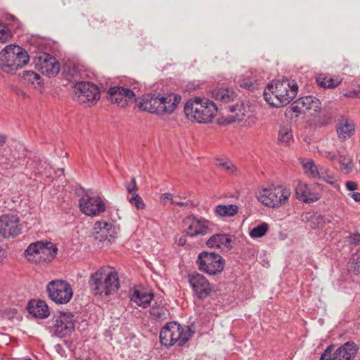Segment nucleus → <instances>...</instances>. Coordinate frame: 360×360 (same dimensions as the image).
Listing matches in <instances>:
<instances>
[{"label": "nucleus", "instance_id": "a878e982", "mask_svg": "<svg viewBox=\"0 0 360 360\" xmlns=\"http://www.w3.org/2000/svg\"><path fill=\"white\" fill-rule=\"evenodd\" d=\"M260 79L252 70L247 72L238 81L241 88L252 91L257 89L260 84Z\"/></svg>", "mask_w": 360, "mask_h": 360}, {"label": "nucleus", "instance_id": "a18cd8bd", "mask_svg": "<svg viewBox=\"0 0 360 360\" xmlns=\"http://www.w3.org/2000/svg\"><path fill=\"white\" fill-rule=\"evenodd\" d=\"M172 205H176L180 207H188V206H193V202L191 200H186L185 201H176L172 200Z\"/></svg>", "mask_w": 360, "mask_h": 360}, {"label": "nucleus", "instance_id": "72a5a7b5", "mask_svg": "<svg viewBox=\"0 0 360 360\" xmlns=\"http://www.w3.org/2000/svg\"><path fill=\"white\" fill-rule=\"evenodd\" d=\"M301 164L304 174L309 178L317 180L319 166H317L312 160H303Z\"/></svg>", "mask_w": 360, "mask_h": 360}, {"label": "nucleus", "instance_id": "6e6552de", "mask_svg": "<svg viewBox=\"0 0 360 360\" xmlns=\"http://www.w3.org/2000/svg\"><path fill=\"white\" fill-rule=\"evenodd\" d=\"M49 324V333L52 336L64 338L75 330V316L70 312L59 311L53 316Z\"/></svg>", "mask_w": 360, "mask_h": 360}, {"label": "nucleus", "instance_id": "8fccbe9b", "mask_svg": "<svg viewBox=\"0 0 360 360\" xmlns=\"http://www.w3.org/2000/svg\"><path fill=\"white\" fill-rule=\"evenodd\" d=\"M161 199L164 201L168 200L170 202L171 204H172V200H174L173 198H172V195L171 193H163L161 196Z\"/></svg>", "mask_w": 360, "mask_h": 360}, {"label": "nucleus", "instance_id": "2f4dec72", "mask_svg": "<svg viewBox=\"0 0 360 360\" xmlns=\"http://www.w3.org/2000/svg\"><path fill=\"white\" fill-rule=\"evenodd\" d=\"M152 319L157 321H162L169 318V311L165 306L155 303L150 310Z\"/></svg>", "mask_w": 360, "mask_h": 360}, {"label": "nucleus", "instance_id": "3c124183", "mask_svg": "<svg viewBox=\"0 0 360 360\" xmlns=\"http://www.w3.org/2000/svg\"><path fill=\"white\" fill-rule=\"evenodd\" d=\"M349 195L353 198V200L355 202H360V193L354 192L349 194Z\"/></svg>", "mask_w": 360, "mask_h": 360}, {"label": "nucleus", "instance_id": "7c9ffc66", "mask_svg": "<svg viewBox=\"0 0 360 360\" xmlns=\"http://www.w3.org/2000/svg\"><path fill=\"white\" fill-rule=\"evenodd\" d=\"M278 141L284 146H290L294 141L292 128L290 124L281 125L278 133Z\"/></svg>", "mask_w": 360, "mask_h": 360}, {"label": "nucleus", "instance_id": "4be33fe9", "mask_svg": "<svg viewBox=\"0 0 360 360\" xmlns=\"http://www.w3.org/2000/svg\"><path fill=\"white\" fill-rule=\"evenodd\" d=\"M232 236L225 233L214 234L206 242V245L210 248H217L226 251L232 248Z\"/></svg>", "mask_w": 360, "mask_h": 360}, {"label": "nucleus", "instance_id": "a19ab883", "mask_svg": "<svg viewBox=\"0 0 360 360\" xmlns=\"http://www.w3.org/2000/svg\"><path fill=\"white\" fill-rule=\"evenodd\" d=\"M12 37V32L6 24L0 21V42L5 43Z\"/></svg>", "mask_w": 360, "mask_h": 360}, {"label": "nucleus", "instance_id": "bb28decb", "mask_svg": "<svg viewBox=\"0 0 360 360\" xmlns=\"http://www.w3.org/2000/svg\"><path fill=\"white\" fill-rule=\"evenodd\" d=\"M153 296V292H145L143 290H135L131 296V301L135 302L140 307L146 308L149 306Z\"/></svg>", "mask_w": 360, "mask_h": 360}, {"label": "nucleus", "instance_id": "f704fd0d", "mask_svg": "<svg viewBox=\"0 0 360 360\" xmlns=\"http://www.w3.org/2000/svg\"><path fill=\"white\" fill-rule=\"evenodd\" d=\"M238 212V207L236 205H219L215 207V213L219 217H233Z\"/></svg>", "mask_w": 360, "mask_h": 360}, {"label": "nucleus", "instance_id": "b1692460", "mask_svg": "<svg viewBox=\"0 0 360 360\" xmlns=\"http://www.w3.org/2000/svg\"><path fill=\"white\" fill-rule=\"evenodd\" d=\"M295 193L297 199L304 202H313L320 199L318 193H312L307 184L301 182L296 186Z\"/></svg>", "mask_w": 360, "mask_h": 360}, {"label": "nucleus", "instance_id": "39448f33", "mask_svg": "<svg viewBox=\"0 0 360 360\" xmlns=\"http://www.w3.org/2000/svg\"><path fill=\"white\" fill-rule=\"evenodd\" d=\"M184 112L191 120H195L198 123H208L216 116L217 108L213 101L195 98L186 103Z\"/></svg>", "mask_w": 360, "mask_h": 360}, {"label": "nucleus", "instance_id": "9b49d317", "mask_svg": "<svg viewBox=\"0 0 360 360\" xmlns=\"http://www.w3.org/2000/svg\"><path fill=\"white\" fill-rule=\"evenodd\" d=\"M46 290L50 299L60 304L68 303L73 295L70 284L63 280L51 281L47 284Z\"/></svg>", "mask_w": 360, "mask_h": 360}, {"label": "nucleus", "instance_id": "c03bdc74", "mask_svg": "<svg viewBox=\"0 0 360 360\" xmlns=\"http://www.w3.org/2000/svg\"><path fill=\"white\" fill-rule=\"evenodd\" d=\"M126 189L127 192L132 195L134 194H136V192L138 191V186L136 183V178L133 176L131 179V181L129 184L125 185Z\"/></svg>", "mask_w": 360, "mask_h": 360}, {"label": "nucleus", "instance_id": "2eb2a0df", "mask_svg": "<svg viewBox=\"0 0 360 360\" xmlns=\"http://www.w3.org/2000/svg\"><path fill=\"white\" fill-rule=\"evenodd\" d=\"M22 226L19 217L13 214L0 216V236L4 238H14L22 233Z\"/></svg>", "mask_w": 360, "mask_h": 360}, {"label": "nucleus", "instance_id": "f257e3e1", "mask_svg": "<svg viewBox=\"0 0 360 360\" xmlns=\"http://www.w3.org/2000/svg\"><path fill=\"white\" fill-rule=\"evenodd\" d=\"M298 87L294 81L287 79L274 80L264 91L265 101L273 107L288 105L296 96Z\"/></svg>", "mask_w": 360, "mask_h": 360}, {"label": "nucleus", "instance_id": "37998d69", "mask_svg": "<svg viewBox=\"0 0 360 360\" xmlns=\"http://www.w3.org/2000/svg\"><path fill=\"white\" fill-rule=\"evenodd\" d=\"M335 346H328L321 354L320 360H336L335 358Z\"/></svg>", "mask_w": 360, "mask_h": 360}, {"label": "nucleus", "instance_id": "6e6d98bb", "mask_svg": "<svg viewBox=\"0 0 360 360\" xmlns=\"http://www.w3.org/2000/svg\"><path fill=\"white\" fill-rule=\"evenodd\" d=\"M6 139L7 138L5 135L0 134V147L5 144Z\"/></svg>", "mask_w": 360, "mask_h": 360}, {"label": "nucleus", "instance_id": "7ed1b4c3", "mask_svg": "<svg viewBox=\"0 0 360 360\" xmlns=\"http://www.w3.org/2000/svg\"><path fill=\"white\" fill-rule=\"evenodd\" d=\"M181 97L177 94L166 96L147 95L139 102V108L143 111H148L158 115L171 114L180 103Z\"/></svg>", "mask_w": 360, "mask_h": 360}, {"label": "nucleus", "instance_id": "c85d7f7f", "mask_svg": "<svg viewBox=\"0 0 360 360\" xmlns=\"http://www.w3.org/2000/svg\"><path fill=\"white\" fill-rule=\"evenodd\" d=\"M212 97L217 100L223 103H229L233 101L237 94L236 92L231 89H224L221 88L219 89H214L212 91Z\"/></svg>", "mask_w": 360, "mask_h": 360}, {"label": "nucleus", "instance_id": "c9c22d12", "mask_svg": "<svg viewBox=\"0 0 360 360\" xmlns=\"http://www.w3.org/2000/svg\"><path fill=\"white\" fill-rule=\"evenodd\" d=\"M21 80L27 85H41L43 82L39 74L30 70L23 71Z\"/></svg>", "mask_w": 360, "mask_h": 360}, {"label": "nucleus", "instance_id": "412c9836", "mask_svg": "<svg viewBox=\"0 0 360 360\" xmlns=\"http://www.w3.org/2000/svg\"><path fill=\"white\" fill-rule=\"evenodd\" d=\"M26 150L24 145L20 143H13L4 150V153L0 155V164H8L25 158Z\"/></svg>", "mask_w": 360, "mask_h": 360}, {"label": "nucleus", "instance_id": "473e14b6", "mask_svg": "<svg viewBox=\"0 0 360 360\" xmlns=\"http://www.w3.org/2000/svg\"><path fill=\"white\" fill-rule=\"evenodd\" d=\"M354 129V124L352 122L345 120L338 124L337 128L338 136L340 139L343 140L347 139L353 134Z\"/></svg>", "mask_w": 360, "mask_h": 360}, {"label": "nucleus", "instance_id": "4d7b16f0", "mask_svg": "<svg viewBox=\"0 0 360 360\" xmlns=\"http://www.w3.org/2000/svg\"><path fill=\"white\" fill-rule=\"evenodd\" d=\"M186 243V236H181L178 240V244L181 246H184Z\"/></svg>", "mask_w": 360, "mask_h": 360}, {"label": "nucleus", "instance_id": "9d476101", "mask_svg": "<svg viewBox=\"0 0 360 360\" xmlns=\"http://www.w3.org/2000/svg\"><path fill=\"white\" fill-rule=\"evenodd\" d=\"M196 263L200 271L214 276L223 271L225 260L219 254L204 251L198 255Z\"/></svg>", "mask_w": 360, "mask_h": 360}, {"label": "nucleus", "instance_id": "603ef678", "mask_svg": "<svg viewBox=\"0 0 360 360\" xmlns=\"http://www.w3.org/2000/svg\"><path fill=\"white\" fill-rule=\"evenodd\" d=\"M316 220L318 223V224H320L321 226H323V224H325L326 221V220L324 219V217L321 215H319L316 217Z\"/></svg>", "mask_w": 360, "mask_h": 360}, {"label": "nucleus", "instance_id": "1a4fd4ad", "mask_svg": "<svg viewBox=\"0 0 360 360\" xmlns=\"http://www.w3.org/2000/svg\"><path fill=\"white\" fill-rule=\"evenodd\" d=\"M291 195L290 188L278 185L274 188H264L257 195L258 200L268 207H280Z\"/></svg>", "mask_w": 360, "mask_h": 360}, {"label": "nucleus", "instance_id": "f3484780", "mask_svg": "<svg viewBox=\"0 0 360 360\" xmlns=\"http://www.w3.org/2000/svg\"><path fill=\"white\" fill-rule=\"evenodd\" d=\"M35 66L43 75L49 77L56 76L60 70V64L56 58L45 52L37 56Z\"/></svg>", "mask_w": 360, "mask_h": 360}, {"label": "nucleus", "instance_id": "09e8293b", "mask_svg": "<svg viewBox=\"0 0 360 360\" xmlns=\"http://www.w3.org/2000/svg\"><path fill=\"white\" fill-rule=\"evenodd\" d=\"M346 188L350 191H354L358 188V185L355 181H348L345 183Z\"/></svg>", "mask_w": 360, "mask_h": 360}, {"label": "nucleus", "instance_id": "20e7f679", "mask_svg": "<svg viewBox=\"0 0 360 360\" xmlns=\"http://www.w3.org/2000/svg\"><path fill=\"white\" fill-rule=\"evenodd\" d=\"M30 60L27 52L15 44L6 46L0 51V69L6 73L14 75Z\"/></svg>", "mask_w": 360, "mask_h": 360}, {"label": "nucleus", "instance_id": "864d4df0", "mask_svg": "<svg viewBox=\"0 0 360 360\" xmlns=\"http://www.w3.org/2000/svg\"><path fill=\"white\" fill-rule=\"evenodd\" d=\"M14 91L19 96L25 97L27 96V94L25 91H23L22 90H21L18 88H15Z\"/></svg>", "mask_w": 360, "mask_h": 360}, {"label": "nucleus", "instance_id": "de8ad7c7", "mask_svg": "<svg viewBox=\"0 0 360 360\" xmlns=\"http://www.w3.org/2000/svg\"><path fill=\"white\" fill-rule=\"evenodd\" d=\"M321 155L324 158H326L330 160H334L336 158V155L333 151L324 150V151L321 152Z\"/></svg>", "mask_w": 360, "mask_h": 360}, {"label": "nucleus", "instance_id": "bf43d9fd", "mask_svg": "<svg viewBox=\"0 0 360 360\" xmlns=\"http://www.w3.org/2000/svg\"><path fill=\"white\" fill-rule=\"evenodd\" d=\"M41 167H38V168H37V170H38V172H39V173H42V172H43L41 170Z\"/></svg>", "mask_w": 360, "mask_h": 360}, {"label": "nucleus", "instance_id": "423d86ee", "mask_svg": "<svg viewBox=\"0 0 360 360\" xmlns=\"http://www.w3.org/2000/svg\"><path fill=\"white\" fill-rule=\"evenodd\" d=\"M192 333L189 327H183L174 321L169 322L161 329L160 341L162 345L167 347L176 343L181 347L188 342Z\"/></svg>", "mask_w": 360, "mask_h": 360}, {"label": "nucleus", "instance_id": "4468645a", "mask_svg": "<svg viewBox=\"0 0 360 360\" xmlns=\"http://www.w3.org/2000/svg\"><path fill=\"white\" fill-rule=\"evenodd\" d=\"M230 115L225 117L228 124L238 122L243 123L245 126H250L255 123L256 118L250 110V106L247 103H237L229 108Z\"/></svg>", "mask_w": 360, "mask_h": 360}, {"label": "nucleus", "instance_id": "5701e85b", "mask_svg": "<svg viewBox=\"0 0 360 360\" xmlns=\"http://www.w3.org/2000/svg\"><path fill=\"white\" fill-rule=\"evenodd\" d=\"M27 310L33 316L39 319H45L50 314L48 305L44 301H30L27 305Z\"/></svg>", "mask_w": 360, "mask_h": 360}, {"label": "nucleus", "instance_id": "79ce46f5", "mask_svg": "<svg viewBox=\"0 0 360 360\" xmlns=\"http://www.w3.org/2000/svg\"><path fill=\"white\" fill-rule=\"evenodd\" d=\"M128 200L129 203L134 205L137 210H143L146 207L142 198L137 193L134 194Z\"/></svg>", "mask_w": 360, "mask_h": 360}, {"label": "nucleus", "instance_id": "a211bd4d", "mask_svg": "<svg viewBox=\"0 0 360 360\" xmlns=\"http://www.w3.org/2000/svg\"><path fill=\"white\" fill-rule=\"evenodd\" d=\"M77 100L80 103L96 101L100 98V91L96 85L91 82H78L75 86Z\"/></svg>", "mask_w": 360, "mask_h": 360}, {"label": "nucleus", "instance_id": "ea45409f", "mask_svg": "<svg viewBox=\"0 0 360 360\" xmlns=\"http://www.w3.org/2000/svg\"><path fill=\"white\" fill-rule=\"evenodd\" d=\"M217 165L222 169L233 174L236 171L235 165L229 160L217 159Z\"/></svg>", "mask_w": 360, "mask_h": 360}, {"label": "nucleus", "instance_id": "0eeeda50", "mask_svg": "<svg viewBox=\"0 0 360 360\" xmlns=\"http://www.w3.org/2000/svg\"><path fill=\"white\" fill-rule=\"evenodd\" d=\"M58 249L51 242L37 241L28 245L24 255L29 262L42 264L52 261Z\"/></svg>", "mask_w": 360, "mask_h": 360}, {"label": "nucleus", "instance_id": "4c0bfd02", "mask_svg": "<svg viewBox=\"0 0 360 360\" xmlns=\"http://www.w3.org/2000/svg\"><path fill=\"white\" fill-rule=\"evenodd\" d=\"M340 164L341 170L345 174L351 172L354 167L353 160L352 157L349 155H342L340 158Z\"/></svg>", "mask_w": 360, "mask_h": 360}, {"label": "nucleus", "instance_id": "f03ea898", "mask_svg": "<svg viewBox=\"0 0 360 360\" xmlns=\"http://www.w3.org/2000/svg\"><path fill=\"white\" fill-rule=\"evenodd\" d=\"M91 293L102 298L115 293L120 288L117 273L110 268H101L89 281Z\"/></svg>", "mask_w": 360, "mask_h": 360}, {"label": "nucleus", "instance_id": "cd10ccee", "mask_svg": "<svg viewBox=\"0 0 360 360\" xmlns=\"http://www.w3.org/2000/svg\"><path fill=\"white\" fill-rule=\"evenodd\" d=\"M342 80L339 76H328L324 74H319L316 78L318 85L323 88H334L338 86Z\"/></svg>", "mask_w": 360, "mask_h": 360}, {"label": "nucleus", "instance_id": "680f3d73", "mask_svg": "<svg viewBox=\"0 0 360 360\" xmlns=\"http://www.w3.org/2000/svg\"><path fill=\"white\" fill-rule=\"evenodd\" d=\"M27 360H32L30 358H29Z\"/></svg>", "mask_w": 360, "mask_h": 360}, {"label": "nucleus", "instance_id": "6ab92c4d", "mask_svg": "<svg viewBox=\"0 0 360 360\" xmlns=\"http://www.w3.org/2000/svg\"><path fill=\"white\" fill-rule=\"evenodd\" d=\"M107 98L111 103L121 107L136 101V95L132 90L120 86L110 87L107 91Z\"/></svg>", "mask_w": 360, "mask_h": 360}, {"label": "nucleus", "instance_id": "dca6fc26", "mask_svg": "<svg viewBox=\"0 0 360 360\" xmlns=\"http://www.w3.org/2000/svg\"><path fill=\"white\" fill-rule=\"evenodd\" d=\"M188 281L193 291L199 300L210 295L213 289L209 281L203 275L193 272L188 275Z\"/></svg>", "mask_w": 360, "mask_h": 360}, {"label": "nucleus", "instance_id": "49530a36", "mask_svg": "<svg viewBox=\"0 0 360 360\" xmlns=\"http://www.w3.org/2000/svg\"><path fill=\"white\" fill-rule=\"evenodd\" d=\"M349 243L353 245H357L360 243V234L353 233L349 236Z\"/></svg>", "mask_w": 360, "mask_h": 360}, {"label": "nucleus", "instance_id": "ddd939ff", "mask_svg": "<svg viewBox=\"0 0 360 360\" xmlns=\"http://www.w3.org/2000/svg\"><path fill=\"white\" fill-rule=\"evenodd\" d=\"M212 223L202 217L188 216L183 221L184 231L190 237L205 236L211 233Z\"/></svg>", "mask_w": 360, "mask_h": 360}, {"label": "nucleus", "instance_id": "052dcab7", "mask_svg": "<svg viewBox=\"0 0 360 360\" xmlns=\"http://www.w3.org/2000/svg\"><path fill=\"white\" fill-rule=\"evenodd\" d=\"M11 19L14 20V19H15V17H14V16H11Z\"/></svg>", "mask_w": 360, "mask_h": 360}, {"label": "nucleus", "instance_id": "5fc2aeb1", "mask_svg": "<svg viewBox=\"0 0 360 360\" xmlns=\"http://www.w3.org/2000/svg\"><path fill=\"white\" fill-rule=\"evenodd\" d=\"M70 72L73 78H76L79 75L78 70L75 67L72 68V70H70Z\"/></svg>", "mask_w": 360, "mask_h": 360}, {"label": "nucleus", "instance_id": "13d9d810", "mask_svg": "<svg viewBox=\"0 0 360 360\" xmlns=\"http://www.w3.org/2000/svg\"><path fill=\"white\" fill-rule=\"evenodd\" d=\"M5 257V251L3 250L1 246L0 245V262H2V260Z\"/></svg>", "mask_w": 360, "mask_h": 360}, {"label": "nucleus", "instance_id": "f8f14e48", "mask_svg": "<svg viewBox=\"0 0 360 360\" xmlns=\"http://www.w3.org/2000/svg\"><path fill=\"white\" fill-rule=\"evenodd\" d=\"M91 191H87L79 199V209L82 213L87 216L95 217L103 213L106 205L99 196H91Z\"/></svg>", "mask_w": 360, "mask_h": 360}, {"label": "nucleus", "instance_id": "aec40b11", "mask_svg": "<svg viewBox=\"0 0 360 360\" xmlns=\"http://www.w3.org/2000/svg\"><path fill=\"white\" fill-rule=\"evenodd\" d=\"M93 235L99 241L111 242L117 235V228L111 223L98 221L94 225Z\"/></svg>", "mask_w": 360, "mask_h": 360}, {"label": "nucleus", "instance_id": "c756f323", "mask_svg": "<svg viewBox=\"0 0 360 360\" xmlns=\"http://www.w3.org/2000/svg\"><path fill=\"white\" fill-rule=\"evenodd\" d=\"M296 103L297 105H301L305 110H313L315 112H319L321 108V101L311 96L302 97L297 101Z\"/></svg>", "mask_w": 360, "mask_h": 360}, {"label": "nucleus", "instance_id": "58836bf2", "mask_svg": "<svg viewBox=\"0 0 360 360\" xmlns=\"http://www.w3.org/2000/svg\"><path fill=\"white\" fill-rule=\"evenodd\" d=\"M267 231L268 224L263 222L253 228L250 232V236L253 238H261L266 233Z\"/></svg>", "mask_w": 360, "mask_h": 360}, {"label": "nucleus", "instance_id": "393cba45", "mask_svg": "<svg viewBox=\"0 0 360 360\" xmlns=\"http://www.w3.org/2000/svg\"><path fill=\"white\" fill-rule=\"evenodd\" d=\"M356 351L355 343L347 342L335 349V358L336 360H351L354 357Z\"/></svg>", "mask_w": 360, "mask_h": 360}, {"label": "nucleus", "instance_id": "e433bc0d", "mask_svg": "<svg viewBox=\"0 0 360 360\" xmlns=\"http://www.w3.org/2000/svg\"><path fill=\"white\" fill-rule=\"evenodd\" d=\"M319 179L323 180L330 185H333L338 181L335 174L328 167L325 166H319L317 180Z\"/></svg>", "mask_w": 360, "mask_h": 360}]
</instances>
